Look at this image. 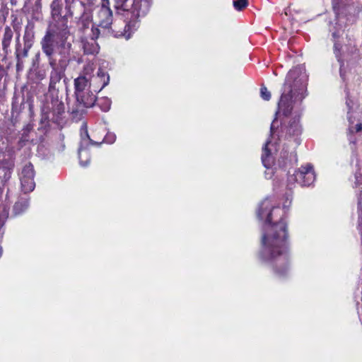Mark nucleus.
I'll list each match as a JSON object with an SVG mask.
<instances>
[{"label":"nucleus","instance_id":"obj_1","mask_svg":"<svg viewBox=\"0 0 362 362\" xmlns=\"http://www.w3.org/2000/svg\"><path fill=\"white\" fill-rule=\"evenodd\" d=\"M286 238V230L284 223L280 222L275 226H268L267 234L262 236V244L271 247L272 252L284 246Z\"/></svg>","mask_w":362,"mask_h":362},{"label":"nucleus","instance_id":"obj_2","mask_svg":"<svg viewBox=\"0 0 362 362\" xmlns=\"http://www.w3.org/2000/svg\"><path fill=\"white\" fill-rule=\"evenodd\" d=\"M88 86V80L85 77H78L75 80V86L76 89V95L78 100H81L85 106L90 107L93 105L95 98L91 96L90 99L84 100L81 93L85 90Z\"/></svg>","mask_w":362,"mask_h":362},{"label":"nucleus","instance_id":"obj_3","mask_svg":"<svg viewBox=\"0 0 362 362\" xmlns=\"http://www.w3.org/2000/svg\"><path fill=\"white\" fill-rule=\"evenodd\" d=\"M297 180H300L303 185H310L315 179L313 167L310 165L302 167L296 175Z\"/></svg>","mask_w":362,"mask_h":362},{"label":"nucleus","instance_id":"obj_4","mask_svg":"<svg viewBox=\"0 0 362 362\" xmlns=\"http://www.w3.org/2000/svg\"><path fill=\"white\" fill-rule=\"evenodd\" d=\"M54 35L51 33H47L42 41V47L45 53L50 56L54 51Z\"/></svg>","mask_w":362,"mask_h":362},{"label":"nucleus","instance_id":"obj_5","mask_svg":"<svg viewBox=\"0 0 362 362\" xmlns=\"http://www.w3.org/2000/svg\"><path fill=\"white\" fill-rule=\"evenodd\" d=\"M21 185L25 192H30L33 190L35 187V182L33 178L22 177Z\"/></svg>","mask_w":362,"mask_h":362},{"label":"nucleus","instance_id":"obj_6","mask_svg":"<svg viewBox=\"0 0 362 362\" xmlns=\"http://www.w3.org/2000/svg\"><path fill=\"white\" fill-rule=\"evenodd\" d=\"M22 174H23V177H26L28 179L33 178L34 174H35L33 166L30 164L26 165L22 171Z\"/></svg>","mask_w":362,"mask_h":362},{"label":"nucleus","instance_id":"obj_7","mask_svg":"<svg viewBox=\"0 0 362 362\" xmlns=\"http://www.w3.org/2000/svg\"><path fill=\"white\" fill-rule=\"evenodd\" d=\"M247 5V0H237L233 2V6L235 9L240 11L245 8Z\"/></svg>","mask_w":362,"mask_h":362},{"label":"nucleus","instance_id":"obj_8","mask_svg":"<svg viewBox=\"0 0 362 362\" xmlns=\"http://www.w3.org/2000/svg\"><path fill=\"white\" fill-rule=\"evenodd\" d=\"M261 96L265 100H269L271 98V93L266 87H262L260 90Z\"/></svg>","mask_w":362,"mask_h":362},{"label":"nucleus","instance_id":"obj_9","mask_svg":"<svg viewBox=\"0 0 362 362\" xmlns=\"http://www.w3.org/2000/svg\"><path fill=\"white\" fill-rule=\"evenodd\" d=\"M100 13L102 15V16H104L105 17H107V18H109L111 16V11L110 10L107 8V7H103L100 11Z\"/></svg>","mask_w":362,"mask_h":362},{"label":"nucleus","instance_id":"obj_10","mask_svg":"<svg viewBox=\"0 0 362 362\" xmlns=\"http://www.w3.org/2000/svg\"><path fill=\"white\" fill-rule=\"evenodd\" d=\"M362 129V125L361 123L357 124L354 127H352L351 129V132H360Z\"/></svg>","mask_w":362,"mask_h":362},{"label":"nucleus","instance_id":"obj_11","mask_svg":"<svg viewBox=\"0 0 362 362\" xmlns=\"http://www.w3.org/2000/svg\"><path fill=\"white\" fill-rule=\"evenodd\" d=\"M283 102H284V97L282 96L281 100H280L279 105L282 104Z\"/></svg>","mask_w":362,"mask_h":362},{"label":"nucleus","instance_id":"obj_12","mask_svg":"<svg viewBox=\"0 0 362 362\" xmlns=\"http://www.w3.org/2000/svg\"><path fill=\"white\" fill-rule=\"evenodd\" d=\"M269 216H270V214H269V216H268V221H270V217Z\"/></svg>","mask_w":362,"mask_h":362}]
</instances>
